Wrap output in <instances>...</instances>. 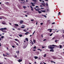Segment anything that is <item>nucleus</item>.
I'll use <instances>...</instances> for the list:
<instances>
[{
	"label": "nucleus",
	"instance_id": "9b49d317",
	"mask_svg": "<svg viewBox=\"0 0 64 64\" xmlns=\"http://www.w3.org/2000/svg\"><path fill=\"white\" fill-rule=\"evenodd\" d=\"M30 33L29 32H27L26 33H25V35H28V34Z\"/></svg>",
	"mask_w": 64,
	"mask_h": 64
},
{
	"label": "nucleus",
	"instance_id": "4468645a",
	"mask_svg": "<svg viewBox=\"0 0 64 64\" xmlns=\"http://www.w3.org/2000/svg\"><path fill=\"white\" fill-rule=\"evenodd\" d=\"M34 58H35V59H38V57L37 56H35L34 57Z\"/></svg>",
	"mask_w": 64,
	"mask_h": 64
},
{
	"label": "nucleus",
	"instance_id": "f03ea898",
	"mask_svg": "<svg viewBox=\"0 0 64 64\" xmlns=\"http://www.w3.org/2000/svg\"><path fill=\"white\" fill-rule=\"evenodd\" d=\"M52 46H54V47H55V46L57 48H59V46H57L56 45H55L54 44L52 45Z\"/></svg>",
	"mask_w": 64,
	"mask_h": 64
},
{
	"label": "nucleus",
	"instance_id": "49530a36",
	"mask_svg": "<svg viewBox=\"0 0 64 64\" xmlns=\"http://www.w3.org/2000/svg\"><path fill=\"white\" fill-rule=\"evenodd\" d=\"M30 21H34V20H31Z\"/></svg>",
	"mask_w": 64,
	"mask_h": 64
},
{
	"label": "nucleus",
	"instance_id": "09e8293b",
	"mask_svg": "<svg viewBox=\"0 0 64 64\" xmlns=\"http://www.w3.org/2000/svg\"><path fill=\"white\" fill-rule=\"evenodd\" d=\"M55 24V22H54L52 24Z\"/></svg>",
	"mask_w": 64,
	"mask_h": 64
},
{
	"label": "nucleus",
	"instance_id": "79ce46f5",
	"mask_svg": "<svg viewBox=\"0 0 64 64\" xmlns=\"http://www.w3.org/2000/svg\"><path fill=\"white\" fill-rule=\"evenodd\" d=\"M34 43H35V41H36V40H34Z\"/></svg>",
	"mask_w": 64,
	"mask_h": 64
},
{
	"label": "nucleus",
	"instance_id": "39448f33",
	"mask_svg": "<svg viewBox=\"0 0 64 64\" xmlns=\"http://www.w3.org/2000/svg\"><path fill=\"white\" fill-rule=\"evenodd\" d=\"M50 20H48L47 21V22L48 24H50V23H51V22H50Z\"/></svg>",
	"mask_w": 64,
	"mask_h": 64
},
{
	"label": "nucleus",
	"instance_id": "c756f323",
	"mask_svg": "<svg viewBox=\"0 0 64 64\" xmlns=\"http://www.w3.org/2000/svg\"><path fill=\"white\" fill-rule=\"evenodd\" d=\"M38 50H40V52L41 51H42V50L40 48H38Z\"/></svg>",
	"mask_w": 64,
	"mask_h": 64
},
{
	"label": "nucleus",
	"instance_id": "20e7f679",
	"mask_svg": "<svg viewBox=\"0 0 64 64\" xmlns=\"http://www.w3.org/2000/svg\"><path fill=\"white\" fill-rule=\"evenodd\" d=\"M42 4V5H43L44 6H45V5H46V4H45V2L43 3Z\"/></svg>",
	"mask_w": 64,
	"mask_h": 64
},
{
	"label": "nucleus",
	"instance_id": "0eeeda50",
	"mask_svg": "<svg viewBox=\"0 0 64 64\" xmlns=\"http://www.w3.org/2000/svg\"><path fill=\"white\" fill-rule=\"evenodd\" d=\"M37 11H38V13H42V12L38 10H37Z\"/></svg>",
	"mask_w": 64,
	"mask_h": 64
},
{
	"label": "nucleus",
	"instance_id": "7c9ffc66",
	"mask_svg": "<svg viewBox=\"0 0 64 64\" xmlns=\"http://www.w3.org/2000/svg\"><path fill=\"white\" fill-rule=\"evenodd\" d=\"M53 33L51 34L50 35V36H52V35H53Z\"/></svg>",
	"mask_w": 64,
	"mask_h": 64
},
{
	"label": "nucleus",
	"instance_id": "69168bd1",
	"mask_svg": "<svg viewBox=\"0 0 64 64\" xmlns=\"http://www.w3.org/2000/svg\"><path fill=\"white\" fill-rule=\"evenodd\" d=\"M12 30H15V29H14V28H13Z\"/></svg>",
	"mask_w": 64,
	"mask_h": 64
},
{
	"label": "nucleus",
	"instance_id": "603ef678",
	"mask_svg": "<svg viewBox=\"0 0 64 64\" xmlns=\"http://www.w3.org/2000/svg\"><path fill=\"white\" fill-rule=\"evenodd\" d=\"M41 36H42V38H43V34H42Z\"/></svg>",
	"mask_w": 64,
	"mask_h": 64
},
{
	"label": "nucleus",
	"instance_id": "6ab92c4d",
	"mask_svg": "<svg viewBox=\"0 0 64 64\" xmlns=\"http://www.w3.org/2000/svg\"><path fill=\"white\" fill-rule=\"evenodd\" d=\"M14 25H15V26H17V27H18V24H14Z\"/></svg>",
	"mask_w": 64,
	"mask_h": 64
},
{
	"label": "nucleus",
	"instance_id": "f3484780",
	"mask_svg": "<svg viewBox=\"0 0 64 64\" xmlns=\"http://www.w3.org/2000/svg\"><path fill=\"white\" fill-rule=\"evenodd\" d=\"M18 61L19 62H21L22 61V60H18Z\"/></svg>",
	"mask_w": 64,
	"mask_h": 64
},
{
	"label": "nucleus",
	"instance_id": "680f3d73",
	"mask_svg": "<svg viewBox=\"0 0 64 64\" xmlns=\"http://www.w3.org/2000/svg\"><path fill=\"white\" fill-rule=\"evenodd\" d=\"M26 47V46H24V48H25Z\"/></svg>",
	"mask_w": 64,
	"mask_h": 64
},
{
	"label": "nucleus",
	"instance_id": "a878e982",
	"mask_svg": "<svg viewBox=\"0 0 64 64\" xmlns=\"http://www.w3.org/2000/svg\"><path fill=\"white\" fill-rule=\"evenodd\" d=\"M30 41H31V42H30V43H31V44H32V45H33V44H34L33 42L31 40H30Z\"/></svg>",
	"mask_w": 64,
	"mask_h": 64
},
{
	"label": "nucleus",
	"instance_id": "4be33fe9",
	"mask_svg": "<svg viewBox=\"0 0 64 64\" xmlns=\"http://www.w3.org/2000/svg\"><path fill=\"white\" fill-rule=\"evenodd\" d=\"M26 40V41H27L28 42V39L27 38H25Z\"/></svg>",
	"mask_w": 64,
	"mask_h": 64
},
{
	"label": "nucleus",
	"instance_id": "5701e85b",
	"mask_svg": "<svg viewBox=\"0 0 64 64\" xmlns=\"http://www.w3.org/2000/svg\"><path fill=\"white\" fill-rule=\"evenodd\" d=\"M19 35L20 37H21L22 36V34H19Z\"/></svg>",
	"mask_w": 64,
	"mask_h": 64
},
{
	"label": "nucleus",
	"instance_id": "72a5a7b5",
	"mask_svg": "<svg viewBox=\"0 0 64 64\" xmlns=\"http://www.w3.org/2000/svg\"><path fill=\"white\" fill-rule=\"evenodd\" d=\"M44 17H45V18H47V16L45 15H44Z\"/></svg>",
	"mask_w": 64,
	"mask_h": 64
},
{
	"label": "nucleus",
	"instance_id": "7ed1b4c3",
	"mask_svg": "<svg viewBox=\"0 0 64 64\" xmlns=\"http://www.w3.org/2000/svg\"><path fill=\"white\" fill-rule=\"evenodd\" d=\"M23 23V21L22 20H21L20 21V24H22Z\"/></svg>",
	"mask_w": 64,
	"mask_h": 64
},
{
	"label": "nucleus",
	"instance_id": "6e6d98bb",
	"mask_svg": "<svg viewBox=\"0 0 64 64\" xmlns=\"http://www.w3.org/2000/svg\"><path fill=\"white\" fill-rule=\"evenodd\" d=\"M42 48H45V47H44V46H42Z\"/></svg>",
	"mask_w": 64,
	"mask_h": 64
},
{
	"label": "nucleus",
	"instance_id": "a211bd4d",
	"mask_svg": "<svg viewBox=\"0 0 64 64\" xmlns=\"http://www.w3.org/2000/svg\"><path fill=\"white\" fill-rule=\"evenodd\" d=\"M2 24H4V25H7V24H6V23H4V22H2Z\"/></svg>",
	"mask_w": 64,
	"mask_h": 64
},
{
	"label": "nucleus",
	"instance_id": "4c0bfd02",
	"mask_svg": "<svg viewBox=\"0 0 64 64\" xmlns=\"http://www.w3.org/2000/svg\"><path fill=\"white\" fill-rule=\"evenodd\" d=\"M21 28H22V29H24V27H23V26H21Z\"/></svg>",
	"mask_w": 64,
	"mask_h": 64
},
{
	"label": "nucleus",
	"instance_id": "473e14b6",
	"mask_svg": "<svg viewBox=\"0 0 64 64\" xmlns=\"http://www.w3.org/2000/svg\"><path fill=\"white\" fill-rule=\"evenodd\" d=\"M1 38H2V39H3L4 38V36H1Z\"/></svg>",
	"mask_w": 64,
	"mask_h": 64
},
{
	"label": "nucleus",
	"instance_id": "9d476101",
	"mask_svg": "<svg viewBox=\"0 0 64 64\" xmlns=\"http://www.w3.org/2000/svg\"><path fill=\"white\" fill-rule=\"evenodd\" d=\"M31 4H32V6H35V5L34 4L33 2H31Z\"/></svg>",
	"mask_w": 64,
	"mask_h": 64
},
{
	"label": "nucleus",
	"instance_id": "2eb2a0df",
	"mask_svg": "<svg viewBox=\"0 0 64 64\" xmlns=\"http://www.w3.org/2000/svg\"><path fill=\"white\" fill-rule=\"evenodd\" d=\"M59 46L60 48H61L62 47V45H60Z\"/></svg>",
	"mask_w": 64,
	"mask_h": 64
},
{
	"label": "nucleus",
	"instance_id": "6e6552de",
	"mask_svg": "<svg viewBox=\"0 0 64 64\" xmlns=\"http://www.w3.org/2000/svg\"><path fill=\"white\" fill-rule=\"evenodd\" d=\"M14 40H15V41H17L18 42H19V40H18L17 39H14Z\"/></svg>",
	"mask_w": 64,
	"mask_h": 64
},
{
	"label": "nucleus",
	"instance_id": "2f4dec72",
	"mask_svg": "<svg viewBox=\"0 0 64 64\" xmlns=\"http://www.w3.org/2000/svg\"><path fill=\"white\" fill-rule=\"evenodd\" d=\"M58 40H56L55 41V42H58Z\"/></svg>",
	"mask_w": 64,
	"mask_h": 64
},
{
	"label": "nucleus",
	"instance_id": "864d4df0",
	"mask_svg": "<svg viewBox=\"0 0 64 64\" xmlns=\"http://www.w3.org/2000/svg\"><path fill=\"white\" fill-rule=\"evenodd\" d=\"M16 45H17V46H18V44L17 43H16Z\"/></svg>",
	"mask_w": 64,
	"mask_h": 64
},
{
	"label": "nucleus",
	"instance_id": "37998d69",
	"mask_svg": "<svg viewBox=\"0 0 64 64\" xmlns=\"http://www.w3.org/2000/svg\"><path fill=\"white\" fill-rule=\"evenodd\" d=\"M46 6H48V3H46Z\"/></svg>",
	"mask_w": 64,
	"mask_h": 64
},
{
	"label": "nucleus",
	"instance_id": "0e129e2a",
	"mask_svg": "<svg viewBox=\"0 0 64 64\" xmlns=\"http://www.w3.org/2000/svg\"><path fill=\"white\" fill-rule=\"evenodd\" d=\"M34 51H36V50H33Z\"/></svg>",
	"mask_w": 64,
	"mask_h": 64
},
{
	"label": "nucleus",
	"instance_id": "3c124183",
	"mask_svg": "<svg viewBox=\"0 0 64 64\" xmlns=\"http://www.w3.org/2000/svg\"><path fill=\"white\" fill-rule=\"evenodd\" d=\"M40 24L41 25H43V23H41Z\"/></svg>",
	"mask_w": 64,
	"mask_h": 64
},
{
	"label": "nucleus",
	"instance_id": "774afa93",
	"mask_svg": "<svg viewBox=\"0 0 64 64\" xmlns=\"http://www.w3.org/2000/svg\"><path fill=\"white\" fill-rule=\"evenodd\" d=\"M62 37H64V35H62Z\"/></svg>",
	"mask_w": 64,
	"mask_h": 64
},
{
	"label": "nucleus",
	"instance_id": "ddd939ff",
	"mask_svg": "<svg viewBox=\"0 0 64 64\" xmlns=\"http://www.w3.org/2000/svg\"><path fill=\"white\" fill-rule=\"evenodd\" d=\"M32 1L34 2L35 3H36L37 1L36 0H32Z\"/></svg>",
	"mask_w": 64,
	"mask_h": 64
},
{
	"label": "nucleus",
	"instance_id": "f257e3e1",
	"mask_svg": "<svg viewBox=\"0 0 64 64\" xmlns=\"http://www.w3.org/2000/svg\"><path fill=\"white\" fill-rule=\"evenodd\" d=\"M52 45H50L48 46V49H51L50 50V52H54V50H53L54 48V47L52 46Z\"/></svg>",
	"mask_w": 64,
	"mask_h": 64
},
{
	"label": "nucleus",
	"instance_id": "c85d7f7f",
	"mask_svg": "<svg viewBox=\"0 0 64 64\" xmlns=\"http://www.w3.org/2000/svg\"><path fill=\"white\" fill-rule=\"evenodd\" d=\"M7 29V28H3V30H6Z\"/></svg>",
	"mask_w": 64,
	"mask_h": 64
},
{
	"label": "nucleus",
	"instance_id": "b1692460",
	"mask_svg": "<svg viewBox=\"0 0 64 64\" xmlns=\"http://www.w3.org/2000/svg\"><path fill=\"white\" fill-rule=\"evenodd\" d=\"M46 54H45L44 55V57H46Z\"/></svg>",
	"mask_w": 64,
	"mask_h": 64
},
{
	"label": "nucleus",
	"instance_id": "cd10ccee",
	"mask_svg": "<svg viewBox=\"0 0 64 64\" xmlns=\"http://www.w3.org/2000/svg\"><path fill=\"white\" fill-rule=\"evenodd\" d=\"M53 58H54V59H56V58L55 56H54L53 57Z\"/></svg>",
	"mask_w": 64,
	"mask_h": 64
},
{
	"label": "nucleus",
	"instance_id": "bb28decb",
	"mask_svg": "<svg viewBox=\"0 0 64 64\" xmlns=\"http://www.w3.org/2000/svg\"><path fill=\"white\" fill-rule=\"evenodd\" d=\"M41 11H42V12H44V13H45L46 11H45V10H41Z\"/></svg>",
	"mask_w": 64,
	"mask_h": 64
},
{
	"label": "nucleus",
	"instance_id": "f704fd0d",
	"mask_svg": "<svg viewBox=\"0 0 64 64\" xmlns=\"http://www.w3.org/2000/svg\"><path fill=\"white\" fill-rule=\"evenodd\" d=\"M16 52V53H18V54H19V51H18V52Z\"/></svg>",
	"mask_w": 64,
	"mask_h": 64
},
{
	"label": "nucleus",
	"instance_id": "052dcab7",
	"mask_svg": "<svg viewBox=\"0 0 64 64\" xmlns=\"http://www.w3.org/2000/svg\"><path fill=\"white\" fill-rule=\"evenodd\" d=\"M37 23H38V22H36V25H37Z\"/></svg>",
	"mask_w": 64,
	"mask_h": 64
},
{
	"label": "nucleus",
	"instance_id": "dca6fc26",
	"mask_svg": "<svg viewBox=\"0 0 64 64\" xmlns=\"http://www.w3.org/2000/svg\"><path fill=\"white\" fill-rule=\"evenodd\" d=\"M0 31H3V28H0Z\"/></svg>",
	"mask_w": 64,
	"mask_h": 64
},
{
	"label": "nucleus",
	"instance_id": "e433bc0d",
	"mask_svg": "<svg viewBox=\"0 0 64 64\" xmlns=\"http://www.w3.org/2000/svg\"><path fill=\"white\" fill-rule=\"evenodd\" d=\"M34 49H36V47L35 46H34V47L33 48Z\"/></svg>",
	"mask_w": 64,
	"mask_h": 64
},
{
	"label": "nucleus",
	"instance_id": "338daca9",
	"mask_svg": "<svg viewBox=\"0 0 64 64\" xmlns=\"http://www.w3.org/2000/svg\"><path fill=\"white\" fill-rule=\"evenodd\" d=\"M44 64H46V63H45V62H44Z\"/></svg>",
	"mask_w": 64,
	"mask_h": 64
},
{
	"label": "nucleus",
	"instance_id": "8fccbe9b",
	"mask_svg": "<svg viewBox=\"0 0 64 64\" xmlns=\"http://www.w3.org/2000/svg\"><path fill=\"white\" fill-rule=\"evenodd\" d=\"M46 39H45L44 40H43V41H46Z\"/></svg>",
	"mask_w": 64,
	"mask_h": 64
},
{
	"label": "nucleus",
	"instance_id": "aec40b11",
	"mask_svg": "<svg viewBox=\"0 0 64 64\" xmlns=\"http://www.w3.org/2000/svg\"><path fill=\"white\" fill-rule=\"evenodd\" d=\"M39 1H40V2H44V1H43L42 0H40Z\"/></svg>",
	"mask_w": 64,
	"mask_h": 64
},
{
	"label": "nucleus",
	"instance_id": "5fc2aeb1",
	"mask_svg": "<svg viewBox=\"0 0 64 64\" xmlns=\"http://www.w3.org/2000/svg\"><path fill=\"white\" fill-rule=\"evenodd\" d=\"M55 38V37H54L53 38H52V40H54V38Z\"/></svg>",
	"mask_w": 64,
	"mask_h": 64
},
{
	"label": "nucleus",
	"instance_id": "a19ab883",
	"mask_svg": "<svg viewBox=\"0 0 64 64\" xmlns=\"http://www.w3.org/2000/svg\"><path fill=\"white\" fill-rule=\"evenodd\" d=\"M34 9L36 10L37 11V10H38L37 9H36V8H34Z\"/></svg>",
	"mask_w": 64,
	"mask_h": 64
},
{
	"label": "nucleus",
	"instance_id": "393cba45",
	"mask_svg": "<svg viewBox=\"0 0 64 64\" xmlns=\"http://www.w3.org/2000/svg\"><path fill=\"white\" fill-rule=\"evenodd\" d=\"M51 62H52V63H54V64H55V63H56L55 62H54V61H51Z\"/></svg>",
	"mask_w": 64,
	"mask_h": 64
},
{
	"label": "nucleus",
	"instance_id": "423d86ee",
	"mask_svg": "<svg viewBox=\"0 0 64 64\" xmlns=\"http://www.w3.org/2000/svg\"><path fill=\"white\" fill-rule=\"evenodd\" d=\"M49 30H50V32H52V29H49L48 30V31H49Z\"/></svg>",
	"mask_w": 64,
	"mask_h": 64
},
{
	"label": "nucleus",
	"instance_id": "c9c22d12",
	"mask_svg": "<svg viewBox=\"0 0 64 64\" xmlns=\"http://www.w3.org/2000/svg\"><path fill=\"white\" fill-rule=\"evenodd\" d=\"M6 54H7V55H9V53H8V52H6Z\"/></svg>",
	"mask_w": 64,
	"mask_h": 64
},
{
	"label": "nucleus",
	"instance_id": "c03bdc74",
	"mask_svg": "<svg viewBox=\"0 0 64 64\" xmlns=\"http://www.w3.org/2000/svg\"><path fill=\"white\" fill-rule=\"evenodd\" d=\"M3 32H4V33H6V31H3Z\"/></svg>",
	"mask_w": 64,
	"mask_h": 64
},
{
	"label": "nucleus",
	"instance_id": "a18cd8bd",
	"mask_svg": "<svg viewBox=\"0 0 64 64\" xmlns=\"http://www.w3.org/2000/svg\"><path fill=\"white\" fill-rule=\"evenodd\" d=\"M36 8H39V6H36Z\"/></svg>",
	"mask_w": 64,
	"mask_h": 64
},
{
	"label": "nucleus",
	"instance_id": "13d9d810",
	"mask_svg": "<svg viewBox=\"0 0 64 64\" xmlns=\"http://www.w3.org/2000/svg\"><path fill=\"white\" fill-rule=\"evenodd\" d=\"M46 1H48V0H44Z\"/></svg>",
	"mask_w": 64,
	"mask_h": 64
},
{
	"label": "nucleus",
	"instance_id": "4d7b16f0",
	"mask_svg": "<svg viewBox=\"0 0 64 64\" xmlns=\"http://www.w3.org/2000/svg\"><path fill=\"white\" fill-rule=\"evenodd\" d=\"M40 7H42V5L40 6Z\"/></svg>",
	"mask_w": 64,
	"mask_h": 64
},
{
	"label": "nucleus",
	"instance_id": "1a4fd4ad",
	"mask_svg": "<svg viewBox=\"0 0 64 64\" xmlns=\"http://www.w3.org/2000/svg\"><path fill=\"white\" fill-rule=\"evenodd\" d=\"M30 8H32L31 9V10L32 11H33L34 10H33V8H32V6H30Z\"/></svg>",
	"mask_w": 64,
	"mask_h": 64
},
{
	"label": "nucleus",
	"instance_id": "f8f14e48",
	"mask_svg": "<svg viewBox=\"0 0 64 64\" xmlns=\"http://www.w3.org/2000/svg\"><path fill=\"white\" fill-rule=\"evenodd\" d=\"M3 55L4 57H6L7 56V55H5L4 54H3Z\"/></svg>",
	"mask_w": 64,
	"mask_h": 64
},
{
	"label": "nucleus",
	"instance_id": "bf43d9fd",
	"mask_svg": "<svg viewBox=\"0 0 64 64\" xmlns=\"http://www.w3.org/2000/svg\"><path fill=\"white\" fill-rule=\"evenodd\" d=\"M26 17H27L28 16L27 15H25Z\"/></svg>",
	"mask_w": 64,
	"mask_h": 64
},
{
	"label": "nucleus",
	"instance_id": "de8ad7c7",
	"mask_svg": "<svg viewBox=\"0 0 64 64\" xmlns=\"http://www.w3.org/2000/svg\"><path fill=\"white\" fill-rule=\"evenodd\" d=\"M12 47H13V48H15V46H12Z\"/></svg>",
	"mask_w": 64,
	"mask_h": 64
},
{
	"label": "nucleus",
	"instance_id": "58836bf2",
	"mask_svg": "<svg viewBox=\"0 0 64 64\" xmlns=\"http://www.w3.org/2000/svg\"><path fill=\"white\" fill-rule=\"evenodd\" d=\"M24 32H27V31L26 30H24Z\"/></svg>",
	"mask_w": 64,
	"mask_h": 64
},
{
	"label": "nucleus",
	"instance_id": "ea45409f",
	"mask_svg": "<svg viewBox=\"0 0 64 64\" xmlns=\"http://www.w3.org/2000/svg\"><path fill=\"white\" fill-rule=\"evenodd\" d=\"M60 14H61V12H58V15H60Z\"/></svg>",
	"mask_w": 64,
	"mask_h": 64
},
{
	"label": "nucleus",
	"instance_id": "412c9836",
	"mask_svg": "<svg viewBox=\"0 0 64 64\" xmlns=\"http://www.w3.org/2000/svg\"><path fill=\"white\" fill-rule=\"evenodd\" d=\"M23 7L24 8V9H25L26 8V7L25 6H23Z\"/></svg>",
	"mask_w": 64,
	"mask_h": 64
},
{
	"label": "nucleus",
	"instance_id": "e2e57ef3",
	"mask_svg": "<svg viewBox=\"0 0 64 64\" xmlns=\"http://www.w3.org/2000/svg\"><path fill=\"white\" fill-rule=\"evenodd\" d=\"M26 2H28V0H26Z\"/></svg>",
	"mask_w": 64,
	"mask_h": 64
}]
</instances>
